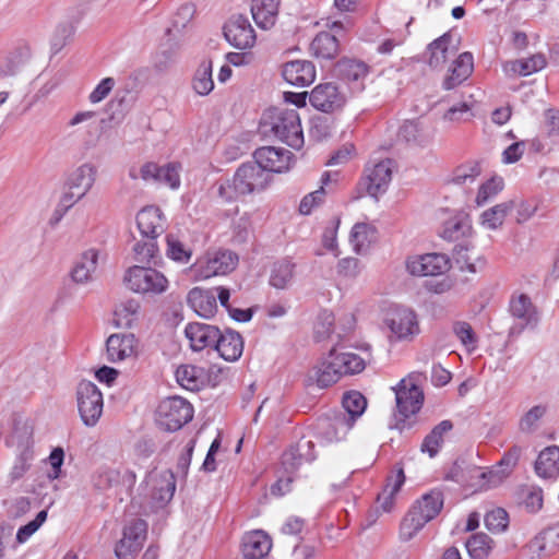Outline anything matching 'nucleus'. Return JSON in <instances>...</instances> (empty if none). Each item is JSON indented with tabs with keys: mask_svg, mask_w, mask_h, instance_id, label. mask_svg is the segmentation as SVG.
Returning a JSON list of instances; mask_svg holds the SVG:
<instances>
[{
	"mask_svg": "<svg viewBox=\"0 0 559 559\" xmlns=\"http://www.w3.org/2000/svg\"><path fill=\"white\" fill-rule=\"evenodd\" d=\"M261 129L263 133H272L293 148L299 150L304 145L300 117L295 109H269L262 117Z\"/></svg>",
	"mask_w": 559,
	"mask_h": 559,
	"instance_id": "obj_1",
	"label": "nucleus"
},
{
	"mask_svg": "<svg viewBox=\"0 0 559 559\" xmlns=\"http://www.w3.org/2000/svg\"><path fill=\"white\" fill-rule=\"evenodd\" d=\"M269 181V176L254 164H243L231 179L217 182V195L224 202H233L240 197L262 191Z\"/></svg>",
	"mask_w": 559,
	"mask_h": 559,
	"instance_id": "obj_2",
	"label": "nucleus"
},
{
	"mask_svg": "<svg viewBox=\"0 0 559 559\" xmlns=\"http://www.w3.org/2000/svg\"><path fill=\"white\" fill-rule=\"evenodd\" d=\"M382 328L391 344L411 342L420 332L417 313L402 305H390L383 310Z\"/></svg>",
	"mask_w": 559,
	"mask_h": 559,
	"instance_id": "obj_3",
	"label": "nucleus"
},
{
	"mask_svg": "<svg viewBox=\"0 0 559 559\" xmlns=\"http://www.w3.org/2000/svg\"><path fill=\"white\" fill-rule=\"evenodd\" d=\"M123 282L131 292L150 297L165 294L170 284L163 272L145 265L129 267L124 272Z\"/></svg>",
	"mask_w": 559,
	"mask_h": 559,
	"instance_id": "obj_4",
	"label": "nucleus"
},
{
	"mask_svg": "<svg viewBox=\"0 0 559 559\" xmlns=\"http://www.w3.org/2000/svg\"><path fill=\"white\" fill-rule=\"evenodd\" d=\"M344 413L336 415L329 424L325 438L329 441H340L353 428L355 421L365 413L366 397L358 391H349L342 400Z\"/></svg>",
	"mask_w": 559,
	"mask_h": 559,
	"instance_id": "obj_5",
	"label": "nucleus"
},
{
	"mask_svg": "<svg viewBox=\"0 0 559 559\" xmlns=\"http://www.w3.org/2000/svg\"><path fill=\"white\" fill-rule=\"evenodd\" d=\"M423 381L424 377L421 373L412 372L393 388L397 415L403 420L420 411L424 404Z\"/></svg>",
	"mask_w": 559,
	"mask_h": 559,
	"instance_id": "obj_6",
	"label": "nucleus"
},
{
	"mask_svg": "<svg viewBox=\"0 0 559 559\" xmlns=\"http://www.w3.org/2000/svg\"><path fill=\"white\" fill-rule=\"evenodd\" d=\"M238 255L230 250H212L198 259L191 271L195 281H204L233 272L238 264Z\"/></svg>",
	"mask_w": 559,
	"mask_h": 559,
	"instance_id": "obj_7",
	"label": "nucleus"
},
{
	"mask_svg": "<svg viewBox=\"0 0 559 559\" xmlns=\"http://www.w3.org/2000/svg\"><path fill=\"white\" fill-rule=\"evenodd\" d=\"M509 311L514 320L509 329V336L516 337L526 329L533 330L538 325L539 313L531 297L522 292H514L509 302Z\"/></svg>",
	"mask_w": 559,
	"mask_h": 559,
	"instance_id": "obj_8",
	"label": "nucleus"
},
{
	"mask_svg": "<svg viewBox=\"0 0 559 559\" xmlns=\"http://www.w3.org/2000/svg\"><path fill=\"white\" fill-rule=\"evenodd\" d=\"M145 495L150 498L152 509L164 508L174 497L176 480L169 469H154L144 481Z\"/></svg>",
	"mask_w": 559,
	"mask_h": 559,
	"instance_id": "obj_9",
	"label": "nucleus"
},
{
	"mask_svg": "<svg viewBox=\"0 0 559 559\" xmlns=\"http://www.w3.org/2000/svg\"><path fill=\"white\" fill-rule=\"evenodd\" d=\"M78 408L82 421L87 427H93L103 414V394L91 381H82L76 390Z\"/></svg>",
	"mask_w": 559,
	"mask_h": 559,
	"instance_id": "obj_10",
	"label": "nucleus"
},
{
	"mask_svg": "<svg viewBox=\"0 0 559 559\" xmlns=\"http://www.w3.org/2000/svg\"><path fill=\"white\" fill-rule=\"evenodd\" d=\"M157 414L162 427L176 431L192 419L193 407L187 400L173 396L160 402Z\"/></svg>",
	"mask_w": 559,
	"mask_h": 559,
	"instance_id": "obj_11",
	"label": "nucleus"
},
{
	"mask_svg": "<svg viewBox=\"0 0 559 559\" xmlns=\"http://www.w3.org/2000/svg\"><path fill=\"white\" fill-rule=\"evenodd\" d=\"M223 34L229 45L240 50L253 48L257 41L253 26L242 14L231 15L223 26Z\"/></svg>",
	"mask_w": 559,
	"mask_h": 559,
	"instance_id": "obj_12",
	"label": "nucleus"
},
{
	"mask_svg": "<svg viewBox=\"0 0 559 559\" xmlns=\"http://www.w3.org/2000/svg\"><path fill=\"white\" fill-rule=\"evenodd\" d=\"M96 177V166L91 163H84L69 173L62 193L79 202L93 188Z\"/></svg>",
	"mask_w": 559,
	"mask_h": 559,
	"instance_id": "obj_13",
	"label": "nucleus"
},
{
	"mask_svg": "<svg viewBox=\"0 0 559 559\" xmlns=\"http://www.w3.org/2000/svg\"><path fill=\"white\" fill-rule=\"evenodd\" d=\"M407 272L413 276H438L450 270V260L442 253L411 255L405 261Z\"/></svg>",
	"mask_w": 559,
	"mask_h": 559,
	"instance_id": "obj_14",
	"label": "nucleus"
},
{
	"mask_svg": "<svg viewBox=\"0 0 559 559\" xmlns=\"http://www.w3.org/2000/svg\"><path fill=\"white\" fill-rule=\"evenodd\" d=\"M392 179V160H370L365 168L364 182L367 193L378 199L389 188Z\"/></svg>",
	"mask_w": 559,
	"mask_h": 559,
	"instance_id": "obj_15",
	"label": "nucleus"
},
{
	"mask_svg": "<svg viewBox=\"0 0 559 559\" xmlns=\"http://www.w3.org/2000/svg\"><path fill=\"white\" fill-rule=\"evenodd\" d=\"M255 166L262 171L284 173L289 170L294 155L290 151L275 146H263L254 152Z\"/></svg>",
	"mask_w": 559,
	"mask_h": 559,
	"instance_id": "obj_16",
	"label": "nucleus"
},
{
	"mask_svg": "<svg viewBox=\"0 0 559 559\" xmlns=\"http://www.w3.org/2000/svg\"><path fill=\"white\" fill-rule=\"evenodd\" d=\"M138 345V340L132 333L111 334L106 341L107 358L111 362H119L135 357Z\"/></svg>",
	"mask_w": 559,
	"mask_h": 559,
	"instance_id": "obj_17",
	"label": "nucleus"
},
{
	"mask_svg": "<svg viewBox=\"0 0 559 559\" xmlns=\"http://www.w3.org/2000/svg\"><path fill=\"white\" fill-rule=\"evenodd\" d=\"M309 102L316 109L331 112L345 104V96L333 83H322L311 91Z\"/></svg>",
	"mask_w": 559,
	"mask_h": 559,
	"instance_id": "obj_18",
	"label": "nucleus"
},
{
	"mask_svg": "<svg viewBox=\"0 0 559 559\" xmlns=\"http://www.w3.org/2000/svg\"><path fill=\"white\" fill-rule=\"evenodd\" d=\"M218 335L219 329L207 323L191 322L185 328V336L193 352H201L210 347L214 348Z\"/></svg>",
	"mask_w": 559,
	"mask_h": 559,
	"instance_id": "obj_19",
	"label": "nucleus"
},
{
	"mask_svg": "<svg viewBox=\"0 0 559 559\" xmlns=\"http://www.w3.org/2000/svg\"><path fill=\"white\" fill-rule=\"evenodd\" d=\"M336 73L354 93H358L365 88L368 67L361 61L350 59L341 60L336 64Z\"/></svg>",
	"mask_w": 559,
	"mask_h": 559,
	"instance_id": "obj_20",
	"label": "nucleus"
},
{
	"mask_svg": "<svg viewBox=\"0 0 559 559\" xmlns=\"http://www.w3.org/2000/svg\"><path fill=\"white\" fill-rule=\"evenodd\" d=\"M136 225L144 238H157L165 231V217L159 207H143L136 215Z\"/></svg>",
	"mask_w": 559,
	"mask_h": 559,
	"instance_id": "obj_21",
	"label": "nucleus"
},
{
	"mask_svg": "<svg viewBox=\"0 0 559 559\" xmlns=\"http://www.w3.org/2000/svg\"><path fill=\"white\" fill-rule=\"evenodd\" d=\"M284 80L295 86H308L316 80V68L308 60L286 62L282 69Z\"/></svg>",
	"mask_w": 559,
	"mask_h": 559,
	"instance_id": "obj_22",
	"label": "nucleus"
},
{
	"mask_svg": "<svg viewBox=\"0 0 559 559\" xmlns=\"http://www.w3.org/2000/svg\"><path fill=\"white\" fill-rule=\"evenodd\" d=\"M99 250L90 248L83 251L75 260L70 272L71 278L76 284H86L91 282L97 270Z\"/></svg>",
	"mask_w": 559,
	"mask_h": 559,
	"instance_id": "obj_23",
	"label": "nucleus"
},
{
	"mask_svg": "<svg viewBox=\"0 0 559 559\" xmlns=\"http://www.w3.org/2000/svg\"><path fill=\"white\" fill-rule=\"evenodd\" d=\"M271 548L272 540L263 531H252L242 537L241 552L245 559H263Z\"/></svg>",
	"mask_w": 559,
	"mask_h": 559,
	"instance_id": "obj_24",
	"label": "nucleus"
},
{
	"mask_svg": "<svg viewBox=\"0 0 559 559\" xmlns=\"http://www.w3.org/2000/svg\"><path fill=\"white\" fill-rule=\"evenodd\" d=\"M378 240V228L371 222L356 223L349 234V243L357 254H365Z\"/></svg>",
	"mask_w": 559,
	"mask_h": 559,
	"instance_id": "obj_25",
	"label": "nucleus"
},
{
	"mask_svg": "<svg viewBox=\"0 0 559 559\" xmlns=\"http://www.w3.org/2000/svg\"><path fill=\"white\" fill-rule=\"evenodd\" d=\"M341 379L340 371L333 366V359L330 354L313 366L307 373L306 383L308 385H316L320 389H324L333 385Z\"/></svg>",
	"mask_w": 559,
	"mask_h": 559,
	"instance_id": "obj_26",
	"label": "nucleus"
},
{
	"mask_svg": "<svg viewBox=\"0 0 559 559\" xmlns=\"http://www.w3.org/2000/svg\"><path fill=\"white\" fill-rule=\"evenodd\" d=\"M189 307L200 317L210 319L217 311L216 296L212 289L192 288L188 296Z\"/></svg>",
	"mask_w": 559,
	"mask_h": 559,
	"instance_id": "obj_27",
	"label": "nucleus"
},
{
	"mask_svg": "<svg viewBox=\"0 0 559 559\" xmlns=\"http://www.w3.org/2000/svg\"><path fill=\"white\" fill-rule=\"evenodd\" d=\"M473 69V55L471 52L461 53L442 82L443 90L450 91L461 85L471 76Z\"/></svg>",
	"mask_w": 559,
	"mask_h": 559,
	"instance_id": "obj_28",
	"label": "nucleus"
},
{
	"mask_svg": "<svg viewBox=\"0 0 559 559\" xmlns=\"http://www.w3.org/2000/svg\"><path fill=\"white\" fill-rule=\"evenodd\" d=\"M546 64L545 56L543 53H536L525 59L506 61L502 69L509 78L527 76L543 70Z\"/></svg>",
	"mask_w": 559,
	"mask_h": 559,
	"instance_id": "obj_29",
	"label": "nucleus"
},
{
	"mask_svg": "<svg viewBox=\"0 0 559 559\" xmlns=\"http://www.w3.org/2000/svg\"><path fill=\"white\" fill-rule=\"evenodd\" d=\"M214 348L219 356L227 361H236L243 352V341L239 333L227 330L224 333L219 331L218 340Z\"/></svg>",
	"mask_w": 559,
	"mask_h": 559,
	"instance_id": "obj_30",
	"label": "nucleus"
},
{
	"mask_svg": "<svg viewBox=\"0 0 559 559\" xmlns=\"http://www.w3.org/2000/svg\"><path fill=\"white\" fill-rule=\"evenodd\" d=\"M333 366L340 371V377L360 373L366 368V361L358 354L332 348L329 352Z\"/></svg>",
	"mask_w": 559,
	"mask_h": 559,
	"instance_id": "obj_31",
	"label": "nucleus"
},
{
	"mask_svg": "<svg viewBox=\"0 0 559 559\" xmlns=\"http://www.w3.org/2000/svg\"><path fill=\"white\" fill-rule=\"evenodd\" d=\"M281 0H251V14L255 24L262 29L275 25Z\"/></svg>",
	"mask_w": 559,
	"mask_h": 559,
	"instance_id": "obj_32",
	"label": "nucleus"
},
{
	"mask_svg": "<svg viewBox=\"0 0 559 559\" xmlns=\"http://www.w3.org/2000/svg\"><path fill=\"white\" fill-rule=\"evenodd\" d=\"M312 442L309 440H301L297 444L292 445L282 455V464L288 473L295 472L304 462H311L314 460L312 453Z\"/></svg>",
	"mask_w": 559,
	"mask_h": 559,
	"instance_id": "obj_33",
	"label": "nucleus"
},
{
	"mask_svg": "<svg viewBox=\"0 0 559 559\" xmlns=\"http://www.w3.org/2000/svg\"><path fill=\"white\" fill-rule=\"evenodd\" d=\"M515 207V200H508L481 212L479 225L487 230H497L502 227L507 216Z\"/></svg>",
	"mask_w": 559,
	"mask_h": 559,
	"instance_id": "obj_34",
	"label": "nucleus"
},
{
	"mask_svg": "<svg viewBox=\"0 0 559 559\" xmlns=\"http://www.w3.org/2000/svg\"><path fill=\"white\" fill-rule=\"evenodd\" d=\"M296 263L290 259L274 262L270 270L269 283L275 289H288L295 278Z\"/></svg>",
	"mask_w": 559,
	"mask_h": 559,
	"instance_id": "obj_35",
	"label": "nucleus"
},
{
	"mask_svg": "<svg viewBox=\"0 0 559 559\" xmlns=\"http://www.w3.org/2000/svg\"><path fill=\"white\" fill-rule=\"evenodd\" d=\"M473 234L472 221L468 214L457 212L447 219L442 227V237L448 240H460Z\"/></svg>",
	"mask_w": 559,
	"mask_h": 559,
	"instance_id": "obj_36",
	"label": "nucleus"
},
{
	"mask_svg": "<svg viewBox=\"0 0 559 559\" xmlns=\"http://www.w3.org/2000/svg\"><path fill=\"white\" fill-rule=\"evenodd\" d=\"M405 481L404 471L397 468L386 478L383 490L378 495V504L384 512H390L395 506V497Z\"/></svg>",
	"mask_w": 559,
	"mask_h": 559,
	"instance_id": "obj_37",
	"label": "nucleus"
},
{
	"mask_svg": "<svg viewBox=\"0 0 559 559\" xmlns=\"http://www.w3.org/2000/svg\"><path fill=\"white\" fill-rule=\"evenodd\" d=\"M535 472L542 478L559 476V447L550 445L540 451L535 462Z\"/></svg>",
	"mask_w": 559,
	"mask_h": 559,
	"instance_id": "obj_38",
	"label": "nucleus"
},
{
	"mask_svg": "<svg viewBox=\"0 0 559 559\" xmlns=\"http://www.w3.org/2000/svg\"><path fill=\"white\" fill-rule=\"evenodd\" d=\"M515 500L528 513H537L544 506L543 489L535 485H523L518 488Z\"/></svg>",
	"mask_w": 559,
	"mask_h": 559,
	"instance_id": "obj_39",
	"label": "nucleus"
},
{
	"mask_svg": "<svg viewBox=\"0 0 559 559\" xmlns=\"http://www.w3.org/2000/svg\"><path fill=\"white\" fill-rule=\"evenodd\" d=\"M443 508V495L441 491L432 490L424 495L412 509L427 522L433 520Z\"/></svg>",
	"mask_w": 559,
	"mask_h": 559,
	"instance_id": "obj_40",
	"label": "nucleus"
},
{
	"mask_svg": "<svg viewBox=\"0 0 559 559\" xmlns=\"http://www.w3.org/2000/svg\"><path fill=\"white\" fill-rule=\"evenodd\" d=\"M481 163L476 159L466 160L456 166L451 173L450 182L457 186L473 185L481 175Z\"/></svg>",
	"mask_w": 559,
	"mask_h": 559,
	"instance_id": "obj_41",
	"label": "nucleus"
},
{
	"mask_svg": "<svg viewBox=\"0 0 559 559\" xmlns=\"http://www.w3.org/2000/svg\"><path fill=\"white\" fill-rule=\"evenodd\" d=\"M539 556H550L559 549V523L542 531L532 542Z\"/></svg>",
	"mask_w": 559,
	"mask_h": 559,
	"instance_id": "obj_42",
	"label": "nucleus"
},
{
	"mask_svg": "<svg viewBox=\"0 0 559 559\" xmlns=\"http://www.w3.org/2000/svg\"><path fill=\"white\" fill-rule=\"evenodd\" d=\"M451 40V36L444 34L428 46V63L431 68H441L447 62L449 56L453 53V50L450 49Z\"/></svg>",
	"mask_w": 559,
	"mask_h": 559,
	"instance_id": "obj_43",
	"label": "nucleus"
},
{
	"mask_svg": "<svg viewBox=\"0 0 559 559\" xmlns=\"http://www.w3.org/2000/svg\"><path fill=\"white\" fill-rule=\"evenodd\" d=\"M333 177V180L336 181L337 174H334ZM331 181L332 175L328 171L324 173L321 177V187L302 198L299 204V212L302 215H309L316 207L323 203L326 193L324 187Z\"/></svg>",
	"mask_w": 559,
	"mask_h": 559,
	"instance_id": "obj_44",
	"label": "nucleus"
},
{
	"mask_svg": "<svg viewBox=\"0 0 559 559\" xmlns=\"http://www.w3.org/2000/svg\"><path fill=\"white\" fill-rule=\"evenodd\" d=\"M212 61L203 60L198 67L192 80V87L197 94L201 96H206L213 91L214 81L212 78Z\"/></svg>",
	"mask_w": 559,
	"mask_h": 559,
	"instance_id": "obj_45",
	"label": "nucleus"
},
{
	"mask_svg": "<svg viewBox=\"0 0 559 559\" xmlns=\"http://www.w3.org/2000/svg\"><path fill=\"white\" fill-rule=\"evenodd\" d=\"M310 49L318 58L332 59L338 52V43L334 35L320 33L313 38Z\"/></svg>",
	"mask_w": 559,
	"mask_h": 559,
	"instance_id": "obj_46",
	"label": "nucleus"
},
{
	"mask_svg": "<svg viewBox=\"0 0 559 559\" xmlns=\"http://www.w3.org/2000/svg\"><path fill=\"white\" fill-rule=\"evenodd\" d=\"M452 423L450 420H442L438 424L429 435L426 436L421 443V452L428 453L430 457H433L438 452L443 442V436L452 429Z\"/></svg>",
	"mask_w": 559,
	"mask_h": 559,
	"instance_id": "obj_47",
	"label": "nucleus"
},
{
	"mask_svg": "<svg viewBox=\"0 0 559 559\" xmlns=\"http://www.w3.org/2000/svg\"><path fill=\"white\" fill-rule=\"evenodd\" d=\"M202 369L192 365H182L176 370L178 383L190 391L199 390L202 384Z\"/></svg>",
	"mask_w": 559,
	"mask_h": 559,
	"instance_id": "obj_48",
	"label": "nucleus"
},
{
	"mask_svg": "<svg viewBox=\"0 0 559 559\" xmlns=\"http://www.w3.org/2000/svg\"><path fill=\"white\" fill-rule=\"evenodd\" d=\"M34 433V421L31 418L19 417L14 420L12 439L19 448L32 449Z\"/></svg>",
	"mask_w": 559,
	"mask_h": 559,
	"instance_id": "obj_49",
	"label": "nucleus"
},
{
	"mask_svg": "<svg viewBox=\"0 0 559 559\" xmlns=\"http://www.w3.org/2000/svg\"><path fill=\"white\" fill-rule=\"evenodd\" d=\"M428 522L413 509L404 516L400 525V538L404 542L413 539Z\"/></svg>",
	"mask_w": 559,
	"mask_h": 559,
	"instance_id": "obj_50",
	"label": "nucleus"
},
{
	"mask_svg": "<svg viewBox=\"0 0 559 559\" xmlns=\"http://www.w3.org/2000/svg\"><path fill=\"white\" fill-rule=\"evenodd\" d=\"M140 306L135 300L120 304L114 312V324L117 328H130L138 319Z\"/></svg>",
	"mask_w": 559,
	"mask_h": 559,
	"instance_id": "obj_51",
	"label": "nucleus"
},
{
	"mask_svg": "<svg viewBox=\"0 0 559 559\" xmlns=\"http://www.w3.org/2000/svg\"><path fill=\"white\" fill-rule=\"evenodd\" d=\"M134 258L138 262L143 264L156 263L159 258V249L156 242V238H146L140 240L133 246Z\"/></svg>",
	"mask_w": 559,
	"mask_h": 559,
	"instance_id": "obj_52",
	"label": "nucleus"
},
{
	"mask_svg": "<svg viewBox=\"0 0 559 559\" xmlns=\"http://www.w3.org/2000/svg\"><path fill=\"white\" fill-rule=\"evenodd\" d=\"M474 475L480 481L476 484L477 487L484 491L495 489L501 486L507 479L506 474L500 472V469L495 465L487 471L483 468L474 469Z\"/></svg>",
	"mask_w": 559,
	"mask_h": 559,
	"instance_id": "obj_53",
	"label": "nucleus"
},
{
	"mask_svg": "<svg viewBox=\"0 0 559 559\" xmlns=\"http://www.w3.org/2000/svg\"><path fill=\"white\" fill-rule=\"evenodd\" d=\"M504 181L502 177L493 176L478 188L475 203L477 206L485 205L488 201L497 197L503 189Z\"/></svg>",
	"mask_w": 559,
	"mask_h": 559,
	"instance_id": "obj_54",
	"label": "nucleus"
},
{
	"mask_svg": "<svg viewBox=\"0 0 559 559\" xmlns=\"http://www.w3.org/2000/svg\"><path fill=\"white\" fill-rule=\"evenodd\" d=\"M181 165L176 162L167 163L163 166H159V174L157 175L155 183L167 186L173 190L179 189L181 185Z\"/></svg>",
	"mask_w": 559,
	"mask_h": 559,
	"instance_id": "obj_55",
	"label": "nucleus"
},
{
	"mask_svg": "<svg viewBox=\"0 0 559 559\" xmlns=\"http://www.w3.org/2000/svg\"><path fill=\"white\" fill-rule=\"evenodd\" d=\"M547 406L539 404L531 407L520 419L519 428L521 431L531 433L538 429L542 419L547 414Z\"/></svg>",
	"mask_w": 559,
	"mask_h": 559,
	"instance_id": "obj_56",
	"label": "nucleus"
},
{
	"mask_svg": "<svg viewBox=\"0 0 559 559\" xmlns=\"http://www.w3.org/2000/svg\"><path fill=\"white\" fill-rule=\"evenodd\" d=\"M452 331L462 346H464L468 353H472L477 348L478 337L468 322H454L452 325Z\"/></svg>",
	"mask_w": 559,
	"mask_h": 559,
	"instance_id": "obj_57",
	"label": "nucleus"
},
{
	"mask_svg": "<svg viewBox=\"0 0 559 559\" xmlns=\"http://www.w3.org/2000/svg\"><path fill=\"white\" fill-rule=\"evenodd\" d=\"M121 471L117 467L103 466L98 468L93 477L95 487L106 490L117 486L121 480Z\"/></svg>",
	"mask_w": 559,
	"mask_h": 559,
	"instance_id": "obj_58",
	"label": "nucleus"
},
{
	"mask_svg": "<svg viewBox=\"0 0 559 559\" xmlns=\"http://www.w3.org/2000/svg\"><path fill=\"white\" fill-rule=\"evenodd\" d=\"M166 255L180 263H187L191 258V250L185 246L178 236H166Z\"/></svg>",
	"mask_w": 559,
	"mask_h": 559,
	"instance_id": "obj_59",
	"label": "nucleus"
},
{
	"mask_svg": "<svg viewBox=\"0 0 559 559\" xmlns=\"http://www.w3.org/2000/svg\"><path fill=\"white\" fill-rule=\"evenodd\" d=\"M474 469H481L477 466H468L465 469L455 466L450 474L449 478L462 485L465 489L471 490L473 492L481 491L477 487V483H480L477 477L474 475Z\"/></svg>",
	"mask_w": 559,
	"mask_h": 559,
	"instance_id": "obj_60",
	"label": "nucleus"
},
{
	"mask_svg": "<svg viewBox=\"0 0 559 559\" xmlns=\"http://www.w3.org/2000/svg\"><path fill=\"white\" fill-rule=\"evenodd\" d=\"M490 548V538L485 534L473 535L466 542V549L473 559H485Z\"/></svg>",
	"mask_w": 559,
	"mask_h": 559,
	"instance_id": "obj_61",
	"label": "nucleus"
},
{
	"mask_svg": "<svg viewBox=\"0 0 559 559\" xmlns=\"http://www.w3.org/2000/svg\"><path fill=\"white\" fill-rule=\"evenodd\" d=\"M485 525L491 533H502L509 525V514L502 508H495L485 515Z\"/></svg>",
	"mask_w": 559,
	"mask_h": 559,
	"instance_id": "obj_62",
	"label": "nucleus"
},
{
	"mask_svg": "<svg viewBox=\"0 0 559 559\" xmlns=\"http://www.w3.org/2000/svg\"><path fill=\"white\" fill-rule=\"evenodd\" d=\"M472 116V105L467 102H463L453 105L447 111H444L442 115V120L450 124H457L469 120Z\"/></svg>",
	"mask_w": 559,
	"mask_h": 559,
	"instance_id": "obj_63",
	"label": "nucleus"
},
{
	"mask_svg": "<svg viewBox=\"0 0 559 559\" xmlns=\"http://www.w3.org/2000/svg\"><path fill=\"white\" fill-rule=\"evenodd\" d=\"M75 27L71 23L59 24L50 39L51 50L53 53L59 52L73 37Z\"/></svg>",
	"mask_w": 559,
	"mask_h": 559,
	"instance_id": "obj_64",
	"label": "nucleus"
}]
</instances>
